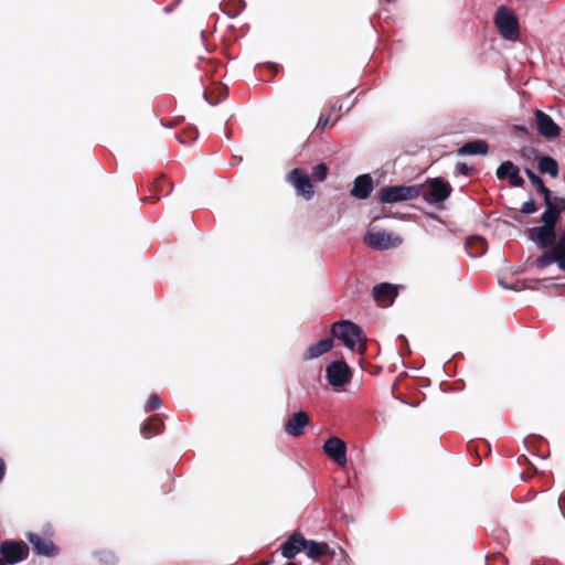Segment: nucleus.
I'll return each instance as SVG.
<instances>
[{
  "instance_id": "nucleus-44",
  "label": "nucleus",
  "mask_w": 565,
  "mask_h": 565,
  "mask_svg": "<svg viewBox=\"0 0 565 565\" xmlns=\"http://www.w3.org/2000/svg\"><path fill=\"white\" fill-rule=\"evenodd\" d=\"M286 565H299V564H297V563H295V562H289V563H287Z\"/></svg>"
},
{
  "instance_id": "nucleus-4",
  "label": "nucleus",
  "mask_w": 565,
  "mask_h": 565,
  "mask_svg": "<svg viewBox=\"0 0 565 565\" xmlns=\"http://www.w3.org/2000/svg\"><path fill=\"white\" fill-rule=\"evenodd\" d=\"M0 559L6 564H17L28 558L29 547L23 542L7 540L0 544Z\"/></svg>"
},
{
  "instance_id": "nucleus-25",
  "label": "nucleus",
  "mask_w": 565,
  "mask_h": 565,
  "mask_svg": "<svg viewBox=\"0 0 565 565\" xmlns=\"http://www.w3.org/2000/svg\"><path fill=\"white\" fill-rule=\"evenodd\" d=\"M556 259V249L554 247H551L548 250L543 253L537 259H536V266L539 268H544L552 263H555Z\"/></svg>"
},
{
  "instance_id": "nucleus-43",
  "label": "nucleus",
  "mask_w": 565,
  "mask_h": 565,
  "mask_svg": "<svg viewBox=\"0 0 565 565\" xmlns=\"http://www.w3.org/2000/svg\"><path fill=\"white\" fill-rule=\"evenodd\" d=\"M178 138H179L181 143H185L186 142L185 138H183V135H178Z\"/></svg>"
},
{
  "instance_id": "nucleus-35",
  "label": "nucleus",
  "mask_w": 565,
  "mask_h": 565,
  "mask_svg": "<svg viewBox=\"0 0 565 565\" xmlns=\"http://www.w3.org/2000/svg\"><path fill=\"white\" fill-rule=\"evenodd\" d=\"M537 211V206L534 200H529L522 204L521 213L522 214H533Z\"/></svg>"
},
{
  "instance_id": "nucleus-37",
  "label": "nucleus",
  "mask_w": 565,
  "mask_h": 565,
  "mask_svg": "<svg viewBox=\"0 0 565 565\" xmlns=\"http://www.w3.org/2000/svg\"><path fill=\"white\" fill-rule=\"evenodd\" d=\"M555 249H565V226L561 230L557 241L553 245Z\"/></svg>"
},
{
  "instance_id": "nucleus-18",
  "label": "nucleus",
  "mask_w": 565,
  "mask_h": 565,
  "mask_svg": "<svg viewBox=\"0 0 565 565\" xmlns=\"http://www.w3.org/2000/svg\"><path fill=\"white\" fill-rule=\"evenodd\" d=\"M150 192L153 195L142 198L141 201H147L149 199H156V201L160 200V195H168L172 190V184L166 181V175L160 174L158 178L153 179L150 186Z\"/></svg>"
},
{
  "instance_id": "nucleus-8",
  "label": "nucleus",
  "mask_w": 565,
  "mask_h": 565,
  "mask_svg": "<svg viewBox=\"0 0 565 565\" xmlns=\"http://www.w3.org/2000/svg\"><path fill=\"white\" fill-rule=\"evenodd\" d=\"M327 380L330 385L341 387L350 382L352 377L351 370L344 361H333L326 370Z\"/></svg>"
},
{
  "instance_id": "nucleus-33",
  "label": "nucleus",
  "mask_w": 565,
  "mask_h": 565,
  "mask_svg": "<svg viewBox=\"0 0 565 565\" xmlns=\"http://www.w3.org/2000/svg\"><path fill=\"white\" fill-rule=\"evenodd\" d=\"M335 121H337V119H334L333 121L331 120V114H329V115L321 114V116L319 117V120L317 122L316 129L324 130L327 127L334 124Z\"/></svg>"
},
{
  "instance_id": "nucleus-40",
  "label": "nucleus",
  "mask_w": 565,
  "mask_h": 565,
  "mask_svg": "<svg viewBox=\"0 0 565 565\" xmlns=\"http://www.w3.org/2000/svg\"><path fill=\"white\" fill-rule=\"evenodd\" d=\"M6 471H7L6 462H4V460L0 457V483H1V482H2V480L4 479Z\"/></svg>"
},
{
  "instance_id": "nucleus-29",
  "label": "nucleus",
  "mask_w": 565,
  "mask_h": 565,
  "mask_svg": "<svg viewBox=\"0 0 565 565\" xmlns=\"http://www.w3.org/2000/svg\"><path fill=\"white\" fill-rule=\"evenodd\" d=\"M94 556L100 562V563H113L115 561V554L106 548H100L94 551Z\"/></svg>"
},
{
  "instance_id": "nucleus-32",
  "label": "nucleus",
  "mask_w": 565,
  "mask_h": 565,
  "mask_svg": "<svg viewBox=\"0 0 565 565\" xmlns=\"http://www.w3.org/2000/svg\"><path fill=\"white\" fill-rule=\"evenodd\" d=\"M160 406H161V399H160L159 395L152 394L148 398V401L146 403V406H145V409L147 412H151V411L158 409Z\"/></svg>"
},
{
  "instance_id": "nucleus-16",
  "label": "nucleus",
  "mask_w": 565,
  "mask_h": 565,
  "mask_svg": "<svg viewBox=\"0 0 565 565\" xmlns=\"http://www.w3.org/2000/svg\"><path fill=\"white\" fill-rule=\"evenodd\" d=\"M309 422L310 418L306 412L299 411L294 413L285 424V431L290 436L299 437L303 435L305 427L309 424Z\"/></svg>"
},
{
  "instance_id": "nucleus-28",
  "label": "nucleus",
  "mask_w": 565,
  "mask_h": 565,
  "mask_svg": "<svg viewBox=\"0 0 565 565\" xmlns=\"http://www.w3.org/2000/svg\"><path fill=\"white\" fill-rule=\"evenodd\" d=\"M562 213L544 211V213L540 217V222L543 224L556 227V224L559 220Z\"/></svg>"
},
{
  "instance_id": "nucleus-10",
  "label": "nucleus",
  "mask_w": 565,
  "mask_h": 565,
  "mask_svg": "<svg viewBox=\"0 0 565 565\" xmlns=\"http://www.w3.org/2000/svg\"><path fill=\"white\" fill-rule=\"evenodd\" d=\"M535 125L540 136L554 139L561 135V127L543 110L535 111Z\"/></svg>"
},
{
  "instance_id": "nucleus-42",
  "label": "nucleus",
  "mask_w": 565,
  "mask_h": 565,
  "mask_svg": "<svg viewBox=\"0 0 565 565\" xmlns=\"http://www.w3.org/2000/svg\"><path fill=\"white\" fill-rule=\"evenodd\" d=\"M558 505H559L562 512L565 514V494L559 497Z\"/></svg>"
},
{
  "instance_id": "nucleus-7",
  "label": "nucleus",
  "mask_w": 565,
  "mask_h": 565,
  "mask_svg": "<svg viewBox=\"0 0 565 565\" xmlns=\"http://www.w3.org/2000/svg\"><path fill=\"white\" fill-rule=\"evenodd\" d=\"M364 243L372 249L384 250L395 247L402 243L398 236L385 231H367Z\"/></svg>"
},
{
  "instance_id": "nucleus-6",
  "label": "nucleus",
  "mask_w": 565,
  "mask_h": 565,
  "mask_svg": "<svg viewBox=\"0 0 565 565\" xmlns=\"http://www.w3.org/2000/svg\"><path fill=\"white\" fill-rule=\"evenodd\" d=\"M287 181L291 183L298 195L309 201L315 195L312 180L301 169L295 168L287 174Z\"/></svg>"
},
{
  "instance_id": "nucleus-13",
  "label": "nucleus",
  "mask_w": 565,
  "mask_h": 565,
  "mask_svg": "<svg viewBox=\"0 0 565 565\" xmlns=\"http://www.w3.org/2000/svg\"><path fill=\"white\" fill-rule=\"evenodd\" d=\"M499 180L508 179L510 184L515 188L524 185V179L520 177V169L512 161H503L497 169Z\"/></svg>"
},
{
  "instance_id": "nucleus-14",
  "label": "nucleus",
  "mask_w": 565,
  "mask_h": 565,
  "mask_svg": "<svg viewBox=\"0 0 565 565\" xmlns=\"http://www.w3.org/2000/svg\"><path fill=\"white\" fill-rule=\"evenodd\" d=\"M307 539L300 532H294L280 546L284 557L290 559L305 550Z\"/></svg>"
},
{
  "instance_id": "nucleus-23",
  "label": "nucleus",
  "mask_w": 565,
  "mask_h": 565,
  "mask_svg": "<svg viewBox=\"0 0 565 565\" xmlns=\"http://www.w3.org/2000/svg\"><path fill=\"white\" fill-rule=\"evenodd\" d=\"M537 170L542 174H548L551 178H557L559 168L557 161L550 156H542L537 159Z\"/></svg>"
},
{
  "instance_id": "nucleus-24",
  "label": "nucleus",
  "mask_w": 565,
  "mask_h": 565,
  "mask_svg": "<svg viewBox=\"0 0 565 565\" xmlns=\"http://www.w3.org/2000/svg\"><path fill=\"white\" fill-rule=\"evenodd\" d=\"M466 247L472 256H479L487 252L488 243L480 236H471L467 239Z\"/></svg>"
},
{
  "instance_id": "nucleus-26",
  "label": "nucleus",
  "mask_w": 565,
  "mask_h": 565,
  "mask_svg": "<svg viewBox=\"0 0 565 565\" xmlns=\"http://www.w3.org/2000/svg\"><path fill=\"white\" fill-rule=\"evenodd\" d=\"M544 204L546 207L545 211L562 213L565 210V199L559 196H554L548 201H544Z\"/></svg>"
},
{
  "instance_id": "nucleus-45",
  "label": "nucleus",
  "mask_w": 565,
  "mask_h": 565,
  "mask_svg": "<svg viewBox=\"0 0 565 565\" xmlns=\"http://www.w3.org/2000/svg\"><path fill=\"white\" fill-rule=\"evenodd\" d=\"M0 565H4V561L3 559H0Z\"/></svg>"
},
{
  "instance_id": "nucleus-38",
  "label": "nucleus",
  "mask_w": 565,
  "mask_h": 565,
  "mask_svg": "<svg viewBox=\"0 0 565 565\" xmlns=\"http://www.w3.org/2000/svg\"><path fill=\"white\" fill-rule=\"evenodd\" d=\"M456 170H457L460 174L466 175V177L470 175V174H471V172H472V168H471V167H469V166H468L467 163H465V162H458V163H457V166H456Z\"/></svg>"
},
{
  "instance_id": "nucleus-41",
  "label": "nucleus",
  "mask_w": 565,
  "mask_h": 565,
  "mask_svg": "<svg viewBox=\"0 0 565 565\" xmlns=\"http://www.w3.org/2000/svg\"><path fill=\"white\" fill-rule=\"evenodd\" d=\"M184 135H186L190 140H194L198 138V131L195 128L189 130L188 132H184Z\"/></svg>"
},
{
  "instance_id": "nucleus-9",
  "label": "nucleus",
  "mask_w": 565,
  "mask_h": 565,
  "mask_svg": "<svg viewBox=\"0 0 565 565\" xmlns=\"http://www.w3.org/2000/svg\"><path fill=\"white\" fill-rule=\"evenodd\" d=\"M323 452L338 466L347 465V444L339 437L332 436L323 444Z\"/></svg>"
},
{
  "instance_id": "nucleus-3",
  "label": "nucleus",
  "mask_w": 565,
  "mask_h": 565,
  "mask_svg": "<svg viewBox=\"0 0 565 565\" xmlns=\"http://www.w3.org/2000/svg\"><path fill=\"white\" fill-rule=\"evenodd\" d=\"M422 185H391L380 189L377 196L382 203H397L418 198Z\"/></svg>"
},
{
  "instance_id": "nucleus-15",
  "label": "nucleus",
  "mask_w": 565,
  "mask_h": 565,
  "mask_svg": "<svg viewBox=\"0 0 565 565\" xmlns=\"http://www.w3.org/2000/svg\"><path fill=\"white\" fill-rule=\"evenodd\" d=\"M372 295L380 306L387 307L392 305L397 297V289L392 284L381 282L373 287Z\"/></svg>"
},
{
  "instance_id": "nucleus-2",
  "label": "nucleus",
  "mask_w": 565,
  "mask_h": 565,
  "mask_svg": "<svg viewBox=\"0 0 565 565\" xmlns=\"http://www.w3.org/2000/svg\"><path fill=\"white\" fill-rule=\"evenodd\" d=\"M493 22L504 40L514 42L520 39L519 19L511 8L500 6L494 13Z\"/></svg>"
},
{
  "instance_id": "nucleus-21",
  "label": "nucleus",
  "mask_w": 565,
  "mask_h": 565,
  "mask_svg": "<svg viewBox=\"0 0 565 565\" xmlns=\"http://www.w3.org/2000/svg\"><path fill=\"white\" fill-rule=\"evenodd\" d=\"M489 151V146L484 140H473L468 141L462 145L458 150V156H475L481 154L484 156Z\"/></svg>"
},
{
  "instance_id": "nucleus-19",
  "label": "nucleus",
  "mask_w": 565,
  "mask_h": 565,
  "mask_svg": "<svg viewBox=\"0 0 565 565\" xmlns=\"http://www.w3.org/2000/svg\"><path fill=\"white\" fill-rule=\"evenodd\" d=\"M333 347V340L331 338H326L319 340L317 343L310 345L306 352L303 353V360L309 361L312 359H317L324 353L329 352Z\"/></svg>"
},
{
  "instance_id": "nucleus-36",
  "label": "nucleus",
  "mask_w": 565,
  "mask_h": 565,
  "mask_svg": "<svg viewBox=\"0 0 565 565\" xmlns=\"http://www.w3.org/2000/svg\"><path fill=\"white\" fill-rule=\"evenodd\" d=\"M558 268L565 271V249H556V259Z\"/></svg>"
},
{
  "instance_id": "nucleus-12",
  "label": "nucleus",
  "mask_w": 565,
  "mask_h": 565,
  "mask_svg": "<svg viewBox=\"0 0 565 565\" xmlns=\"http://www.w3.org/2000/svg\"><path fill=\"white\" fill-rule=\"evenodd\" d=\"M26 537L32 544V550L35 554L45 557H54L58 554V547L52 540L35 533H29Z\"/></svg>"
},
{
  "instance_id": "nucleus-34",
  "label": "nucleus",
  "mask_w": 565,
  "mask_h": 565,
  "mask_svg": "<svg viewBox=\"0 0 565 565\" xmlns=\"http://www.w3.org/2000/svg\"><path fill=\"white\" fill-rule=\"evenodd\" d=\"M524 173L536 189L541 186L542 183H544L543 179L534 173L530 168H524Z\"/></svg>"
},
{
  "instance_id": "nucleus-22",
  "label": "nucleus",
  "mask_w": 565,
  "mask_h": 565,
  "mask_svg": "<svg viewBox=\"0 0 565 565\" xmlns=\"http://www.w3.org/2000/svg\"><path fill=\"white\" fill-rule=\"evenodd\" d=\"M305 551L308 557L316 561L320 559L326 555L333 554V552H331L330 546L327 543L316 542L312 540H307Z\"/></svg>"
},
{
  "instance_id": "nucleus-1",
  "label": "nucleus",
  "mask_w": 565,
  "mask_h": 565,
  "mask_svg": "<svg viewBox=\"0 0 565 565\" xmlns=\"http://www.w3.org/2000/svg\"><path fill=\"white\" fill-rule=\"evenodd\" d=\"M331 334L342 341L350 350L363 354L366 350V339L362 329L350 320L334 322L331 327Z\"/></svg>"
},
{
  "instance_id": "nucleus-30",
  "label": "nucleus",
  "mask_w": 565,
  "mask_h": 565,
  "mask_svg": "<svg viewBox=\"0 0 565 565\" xmlns=\"http://www.w3.org/2000/svg\"><path fill=\"white\" fill-rule=\"evenodd\" d=\"M520 156L527 161H534L539 159V150L534 147L525 146L521 148Z\"/></svg>"
},
{
  "instance_id": "nucleus-5",
  "label": "nucleus",
  "mask_w": 565,
  "mask_h": 565,
  "mask_svg": "<svg viewBox=\"0 0 565 565\" xmlns=\"http://www.w3.org/2000/svg\"><path fill=\"white\" fill-rule=\"evenodd\" d=\"M451 186L441 178L428 181L427 186H422V195L426 202L438 203L445 201L451 193Z\"/></svg>"
},
{
  "instance_id": "nucleus-39",
  "label": "nucleus",
  "mask_w": 565,
  "mask_h": 565,
  "mask_svg": "<svg viewBox=\"0 0 565 565\" xmlns=\"http://www.w3.org/2000/svg\"><path fill=\"white\" fill-rule=\"evenodd\" d=\"M536 191L543 195L544 201H548L550 199L554 198L552 191L545 185V183H542L541 186L536 189Z\"/></svg>"
},
{
  "instance_id": "nucleus-31",
  "label": "nucleus",
  "mask_w": 565,
  "mask_h": 565,
  "mask_svg": "<svg viewBox=\"0 0 565 565\" xmlns=\"http://www.w3.org/2000/svg\"><path fill=\"white\" fill-rule=\"evenodd\" d=\"M487 565H508V558L501 553H494L487 557Z\"/></svg>"
},
{
  "instance_id": "nucleus-11",
  "label": "nucleus",
  "mask_w": 565,
  "mask_h": 565,
  "mask_svg": "<svg viewBox=\"0 0 565 565\" xmlns=\"http://www.w3.org/2000/svg\"><path fill=\"white\" fill-rule=\"evenodd\" d=\"M527 236L542 248L553 247L556 239L555 227L546 224L531 227L527 230Z\"/></svg>"
},
{
  "instance_id": "nucleus-27",
  "label": "nucleus",
  "mask_w": 565,
  "mask_h": 565,
  "mask_svg": "<svg viewBox=\"0 0 565 565\" xmlns=\"http://www.w3.org/2000/svg\"><path fill=\"white\" fill-rule=\"evenodd\" d=\"M328 175V167L326 163L317 164L311 172V180L316 182H322Z\"/></svg>"
},
{
  "instance_id": "nucleus-17",
  "label": "nucleus",
  "mask_w": 565,
  "mask_h": 565,
  "mask_svg": "<svg viewBox=\"0 0 565 565\" xmlns=\"http://www.w3.org/2000/svg\"><path fill=\"white\" fill-rule=\"evenodd\" d=\"M373 190V179L370 174L359 175L353 183L351 195L364 200L367 199Z\"/></svg>"
},
{
  "instance_id": "nucleus-20",
  "label": "nucleus",
  "mask_w": 565,
  "mask_h": 565,
  "mask_svg": "<svg viewBox=\"0 0 565 565\" xmlns=\"http://www.w3.org/2000/svg\"><path fill=\"white\" fill-rule=\"evenodd\" d=\"M164 423L160 415L149 417L141 426L140 433L145 438H151L163 430Z\"/></svg>"
}]
</instances>
